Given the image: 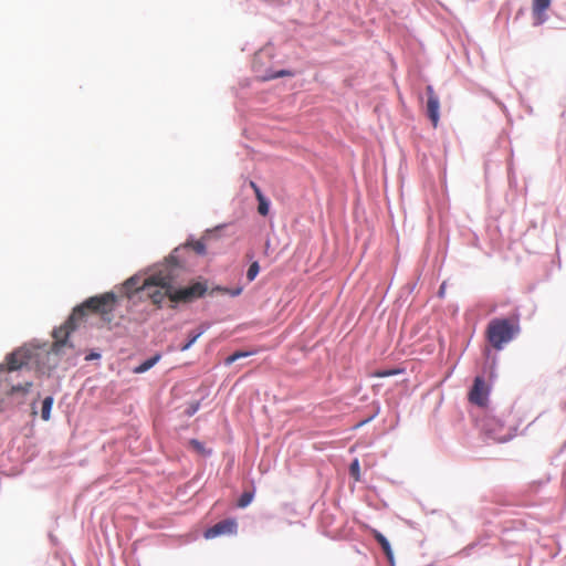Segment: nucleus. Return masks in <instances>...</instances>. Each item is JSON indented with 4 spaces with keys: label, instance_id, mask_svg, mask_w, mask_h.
Returning <instances> with one entry per match:
<instances>
[{
    "label": "nucleus",
    "instance_id": "obj_3",
    "mask_svg": "<svg viewBox=\"0 0 566 566\" xmlns=\"http://www.w3.org/2000/svg\"><path fill=\"white\" fill-rule=\"evenodd\" d=\"M520 333V325L512 323L509 318H493L486 329L490 344L501 350Z\"/></svg>",
    "mask_w": 566,
    "mask_h": 566
},
{
    "label": "nucleus",
    "instance_id": "obj_22",
    "mask_svg": "<svg viewBox=\"0 0 566 566\" xmlns=\"http://www.w3.org/2000/svg\"><path fill=\"white\" fill-rule=\"evenodd\" d=\"M210 326H211L210 323L203 322L197 328L192 329L191 332L195 335H197L198 338H200L210 328Z\"/></svg>",
    "mask_w": 566,
    "mask_h": 566
},
{
    "label": "nucleus",
    "instance_id": "obj_12",
    "mask_svg": "<svg viewBox=\"0 0 566 566\" xmlns=\"http://www.w3.org/2000/svg\"><path fill=\"white\" fill-rule=\"evenodd\" d=\"M256 200H258V212L265 217L269 214L271 202L270 200L264 196L262 190L256 191Z\"/></svg>",
    "mask_w": 566,
    "mask_h": 566
},
{
    "label": "nucleus",
    "instance_id": "obj_20",
    "mask_svg": "<svg viewBox=\"0 0 566 566\" xmlns=\"http://www.w3.org/2000/svg\"><path fill=\"white\" fill-rule=\"evenodd\" d=\"M190 444L192 446V448L196 451H198L201 454H207V455L211 454V451H207L205 444L201 441L197 440V439H192L190 441Z\"/></svg>",
    "mask_w": 566,
    "mask_h": 566
},
{
    "label": "nucleus",
    "instance_id": "obj_27",
    "mask_svg": "<svg viewBox=\"0 0 566 566\" xmlns=\"http://www.w3.org/2000/svg\"><path fill=\"white\" fill-rule=\"evenodd\" d=\"M250 186L251 188L254 190V193L256 195V191L258 190H261L260 187L254 182V181H251L250 182Z\"/></svg>",
    "mask_w": 566,
    "mask_h": 566
},
{
    "label": "nucleus",
    "instance_id": "obj_19",
    "mask_svg": "<svg viewBox=\"0 0 566 566\" xmlns=\"http://www.w3.org/2000/svg\"><path fill=\"white\" fill-rule=\"evenodd\" d=\"M349 475L354 478L356 481L360 480V464L358 459H354L349 464Z\"/></svg>",
    "mask_w": 566,
    "mask_h": 566
},
{
    "label": "nucleus",
    "instance_id": "obj_18",
    "mask_svg": "<svg viewBox=\"0 0 566 566\" xmlns=\"http://www.w3.org/2000/svg\"><path fill=\"white\" fill-rule=\"evenodd\" d=\"M199 338L197 337V335H195L191 331L188 333V336H187V339L186 342L181 343L179 346H178V349L180 352H186L188 349H190V347L198 340Z\"/></svg>",
    "mask_w": 566,
    "mask_h": 566
},
{
    "label": "nucleus",
    "instance_id": "obj_13",
    "mask_svg": "<svg viewBox=\"0 0 566 566\" xmlns=\"http://www.w3.org/2000/svg\"><path fill=\"white\" fill-rule=\"evenodd\" d=\"M54 403L53 396H48L42 400V408H41V418L44 421H49L51 419V411Z\"/></svg>",
    "mask_w": 566,
    "mask_h": 566
},
{
    "label": "nucleus",
    "instance_id": "obj_24",
    "mask_svg": "<svg viewBox=\"0 0 566 566\" xmlns=\"http://www.w3.org/2000/svg\"><path fill=\"white\" fill-rule=\"evenodd\" d=\"M192 248L199 255H203L206 253V244L202 241H196Z\"/></svg>",
    "mask_w": 566,
    "mask_h": 566
},
{
    "label": "nucleus",
    "instance_id": "obj_30",
    "mask_svg": "<svg viewBox=\"0 0 566 566\" xmlns=\"http://www.w3.org/2000/svg\"><path fill=\"white\" fill-rule=\"evenodd\" d=\"M377 413H378V410L373 416H370L368 419L361 421L359 424H364V423L370 421L371 419H374L376 417Z\"/></svg>",
    "mask_w": 566,
    "mask_h": 566
},
{
    "label": "nucleus",
    "instance_id": "obj_21",
    "mask_svg": "<svg viewBox=\"0 0 566 566\" xmlns=\"http://www.w3.org/2000/svg\"><path fill=\"white\" fill-rule=\"evenodd\" d=\"M200 408V401L190 402L185 409V415L192 417Z\"/></svg>",
    "mask_w": 566,
    "mask_h": 566
},
{
    "label": "nucleus",
    "instance_id": "obj_31",
    "mask_svg": "<svg viewBox=\"0 0 566 566\" xmlns=\"http://www.w3.org/2000/svg\"><path fill=\"white\" fill-rule=\"evenodd\" d=\"M247 258H248L249 260H252V259H253V253H252V252H248V253H247Z\"/></svg>",
    "mask_w": 566,
    "mask_h": 566
},
{
    "label": "nucleus",
    "instance_id": "obj_1",
    "mask_svg": "<svg viewBox=\"0 0 566 566\" xmlns=\"http://www.w3.org/2000/svg\"><path fill=\"white\" fill-rule=\"evenodd\" d=\"M116 306L117 295L114 292L88 297L73 308L64 325L53 329L54 343L33 340L23 344L7 355V364H0V374L6 371L11 376L25 368L34 369L39 375L50 376L57 367L64 348H73V345L69 343L70 333L76 328L77 321L85 316L86 311L99 314L104 322L111 323Z\"/></svg>",
    "mask_w": 566,
    "mask_h": 566
},
{
    "label": "nucleus",
    "instance_id": "obj_10",
    "mask_svg": "<svg viewBox=\"0 0 566 566\" xmlns=\"http://www.w3.org/2000/svg\"><path fill=\"white\" fill-rule=\"evenodd\" d=\"M374 538L381 547L387 559L391 564H394V552H392V548H391V545H390V542L388 541V538L382 533H380L379 531H376V530L374 531Z\"/></svg>",
    "mask_w": 566,
    "mask_h": 566
},
{
    "label": "nucleus",
    "instance_id": "obj_29",
    "mask_svg": "<svg viewBox=\"0 0 566 566\" xmlns=\"http://www.w3.org/2000/svg\"><path fill=\"white\" fill-rule=\"evenodd\" d=\"M394 374H397V371L396 370H389V371L381 373L380 376L386 377V376H390V375H394Z\"/></svg>",
    "mask_w": 566,
    "mask_h": 566
},
{
    "label": "nucleus",
    "instance_id": "obj_14",
    "mask_svg": "<svg viewBox=\"0 0 566 566\" xmlns=\"http://www.w3.org/2000/svg\"><path fill=\"white\" fill-rule=\"evenodd\" d=\"M292 75H293V72L290 70H286V69H282L280 71L266 70L264 75H262V80L270 81V80H275L279 77L292 76Z\"/></svg>",
    "mask_w": 566,
    "mask_h": 566
},
{
    "label": "nucleus",
    "instance_id": "obj_15",
    "mask_svg": "<svg viewBox=\"0 0 566 566\" xmlns=\"http://www.w3.org/2000/svg\"><path fill=\"white\" fill-rule=\"evenodd\" d=\"M254 495H255L254 489L252 491H244L238 500V503H237L238 507H240V509L248 507L252 503Z\"/></svg>",
    "mask_w": 566,
    "mask_h": 566
},
{
    "label": "nucleus",
    "instance_id": "obj_23",
    "mask_svg": "<svg viewBox=\"0 0 566 566\" xmlns=\"http://www.w3.org/2000/svg\"><path fill=\"white\" fill-rule=\"evenodd\" d=\"M210 326H211L210 323L203 322L197 328L192 329L191 332L195 335H197L198 338H200L210 328Z\"/></svg>",
    "mask_w": 566,
    "mask_h": 566
},
{
    "label": "nucleus",
    "instance_id": "obj_6",
    "mask_svg": "<svg viewBox=\"0 0 566 566\" xmlns=\"http://www.w3.org/2000/svg\"><path fill=\"white\" fill-rule=\"evenodd\" d=\"M490 389L482 376H476L469 392V399L472 403L483 407L489 400Z\"/></svg>",
    "mask_w": 566,
    "mask_h": 566
},
{
    "label": "nucleus",
    "instance_id": "obj_11",
    "mask_svg": "<svg viewBox=\"0 0 566 566\" xmlns=\"http://www.w3.org/2000/svg\"><path fill=\"white\" fill-rule=\"evenodd\" d=\"M161 358V355L159 353L148 357L144 361H142L139 365L134 367L133 373L134 374H144L148 371L150 368H153Z\"/></svg>",
    "mask_w": 566,
    "mask_h": 566
},
{
    "label": "nucleus",
    "instance_id": "obj_7",
    "mask_svg": "<svg viewBox=\"0 0 566 566\" xmlns=\"http://www.w3.org/2000/svg\"><path fill=\"white\" fill-rule=\"evenodd\" d=\"M427 92V116L437 126L440 118V101L431 85L426 88Z\"/></svg>",
    "mask_w": 566,
    "mask_h": 566
},
{
    "label": "nucleus",
    "instance_id": "obj_16",
    "mask_svg": "<svg viewBox=\"0 0 566 566\" xmlns=\"http://www.w3.org/2000/svg\"><path fill=\"white\" fill-rule=\"evenodd\" d=\"M253 354V352H242V350H239V352H235L233 353L232 355L228 356L226 359H224V365L226 366H230L232 365L233 363H235L237 360L241 359V358H245V357H249Z\"/></svg>",
    "mask_w": 566,
    "mask_h": 566
},
{
    "label": "nucleus",
    "instance_id": "obj_33",
    "mask_svg": "<svg viewBox=\"0 0 566 566\" xmlns=\"http://www.w3.org/2000/svg\"><path fill=\"white\" fill-rule=\"evenodd\" d=\"M439 293H440V294H442V293H443V285L441 286V289H440V292H439Z\"/></svg>",
    "mask_w": 566,
    "mask_h": 566
},
{
    "label": "nucleus",
    "instance_id": "obj_25",
    "mask_svg": "<svg viewBox=\"0 0 566 566\" xmlns=\"http://www.w3.org/2000/svg\"><path fill=\"white\" fill-rule=\"evenodd\" d=\"M223 291L226 293H228L230 296L235 297V296H239L242 293L243 287L242 286H238V287H234V289H223Z\"/></svg>",
    "mask_w": 566,
    "mask_h": 566
},
{
    "label": "nucleus",
    "instance_id": "obj_5",
    "mask_svg": "<svg viewBox=\"0 0 566 566\" xmlns=\"http://www.w3.org/2000/svg\"><path fill=\"white\" fill-rule=\"evenodd\" d=\"M238 532V522L235 518H224L205 531L207 539L216 538L221 535H234Z\"/></svg>",
    "mask_w": 566,
    "mask_h": 566
},
{
    "label": "nucleus",
    "instance_id": "obj_2",
    "mask_svg": "<svg viewBox=\"0 0 566 566\" xmlns=\"http://www.w3.org/2000/svg\"><path fill=\"white\" fill-rule=\"evenodd\" d=\"M189 253V245H180L165 259L147 269V276L142 282V274L137 273L123 284L126 297L135 303L147 298L159 308L169 306L176 308L179 303H188L206 294V282L196 281L188 286L179 285L181 275L186 271L185 254Z\"/></svg>",
    "mask_w": 566,
    "mask_h": 566
},
{
    "label": "nucleus",
    "instance_id": "obj_17",
    "mask_svg": "<svg viewBox=\"0 0 566 566\" xmlns=\"http://www.w3.org/2000/svg\"><path fill=\"white\" fill-rule=\"evenodd\" d=\"M260 273V264L258 261H252L250 263V266L247 271V279L249 282H252L255 280V277L258 276V274Z\"/></svg>",
    "mask_w": 566,
    "mask_h": 566
},
{
    "label": "nucleus",
    "instance_id": "obj_9",
    "mask_svg": "<svg viewBox=\"0 0 566 566\" xmlns=\"http://www.w3.org/2000/svg\"><path fill=\"white\" fill-rule=\"evenodd\" d=\"M32 386L33 381L31 380L11 385L10 389L8 390V396L12 400L17 401V403L21 405L24 402L25 397L30 392Z\"/></svg>",
    "mask_w": 566,
    "mask_h": 566
},
{
    "label": "nucleus",
    "instance_id": "obj_28",
    "mask_svg": "<svg viewBox=\"0 0 566 566\" xmlns=\"http://www.w3.org/2000/svg\"><path fill=\"white\" fill-rule=\"evenodd\" d=\"M39 398H40V394H38L36 399L31 402V408L33 409V412H35L36 401Z\"/></svg>",
    "mask_w": 566,
    "mask_h": 566
},
{
    "label": "nucleus",
    "instance_id": "obj_32",
    "mask_svg": "<svg viewBox=\"0 0 566 566\" xmlns=\"http://www.w3.org/2000/svg\"><path fill=\"white\" fill-rule=\"evenodd\" d=\"M269 248H270V240H268L265 243V252L269 250Z\"/></svg>",
    "mask_w": 566,
    "mask_h": 566
},
{
    "label": "nucleus",
    "instance_id": "obj_26",
    "mask_svg": "<svg viewBox=\"0 0 566 566\" xmlns=\"http://www.w3.org/2000/svg\"><path fill=\"white\" fill-rule=\"evenodd\" d=\"M101 358V353L92 350L85 356L86 361L95 360Z\"/></svg>",
    "mask_w": 566,
    "mask_h": 566
},
{
    "label": "nucleus",
    "instance_id": "obj_4",
    "mask_svg": "<svg viewBox=\"0 0 566 566\" xmlns=\"http://www.w3.org/2000/svg\"><path fill=\"white\" fill-rule=\"evenodd\" d=\"M485 434L497 442H507L514 436L516 428L507 424V421L502 416H488L483 424Z\"/></svg>",
    "mask_w": 566,
    "mask_h": 566
},
{
    "label": "nucleus",
    "instance_id": "obj_8",
    "mask_svg": "<svg viewBox=\"0 0 566 566\" xmlns=\"http://www.w3.org/2000/svg\"><path fill=\"white\" fill-rule=\"evenodd\" d=\"M551 3L552 0H532L533 25H542L548 20L546 11Z\"/></svg>",
    "mask_w": 566,
    "mask_h": 566
}]
</instances>
